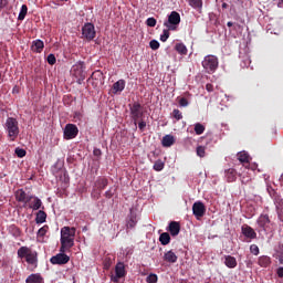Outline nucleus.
Returning <instances> with one entry per match:
<instances>
[{
	"mask_svg": "<svg viewBox=\"0 0 283 283\" xmlns=\"http://www.w3.org/2000/svg\"><path fill=\"white\" fill-rule=\"evenodd\" d=\"M8 6V0H0V10H3Z\"/></svg>",
	"mask_w": 283,
	"mask_h": 283,
	"instance_id": "nucleus-50",
	"label": "nucleus"
},
{
	"mask_svg": "<svg viewBox=\"0 0 283 283\" xmlns=\"http://www.w3.org/2000/svg\"><path fill=\"white\" fill-rule=\"evenodd\" d=\"M223 260L228 269H235V266H238V260L235 259V256L224 255Z\"/></svg>",
	"mask_w": 283,
	"mask_h": 283,
	"instance_id": "nucleus-19",
	"label": "nucleus"
},
{
	"mask_svg": "<svg viewBox=\"0 0 283 283\" xmlns=\"http://www.w3.org/2000/svg\"><path fill=\"white\" fill-rule=\"evenodd\" d=\"M206 90H207V92H213V84L208 83V84L206 85Z\"/></svg>",
	"mask_w": 283,
	"mask_h": 283,
	"instance_id": "nucleus-51",
	"label": "nucleus"
},
{
	"mask_svg": "<svg viewBox=\"0 0 283 283\" xmlns=\"http://www.w3.org/2000/svg\"><path fill=\"white\" fill-rule=\"evenodd\" d=\"M76 136H78V127L74 124H66L64 128L65 140H72V138H76Z\"/></svg>",
	"mask_w": 283,
	"mask_h": 283,
	"instance_id": "nucleus-11",
	"label": "nucleus"
},
{
	"mask_svg": "<svg viewBox=\"0 0 283 283\" xmlns=\"http://www.w3.org/2000/svg\"><path fill=\"white\" fill-rule=\"evenodd\" d=\"M153 169L155 171H163V169H165V163H163V160L158 159L155 161Z\"/></svg>",
	"mask_w": 283,
	"mask_h": 283,
	"instance_id": "nucleus-33",
	"label": "nucleus"
},
{
	"mask_svg": "<svg viewBox=\"0 0 283 283\" xmlns=\"http://www.w3.org/2000/svg\"><path fill=\"white\" fill-rule=\"evenodd\" d=\"M164 27L167 29H164L160 41L166 43L167 39L170 36L169 32L178 30V11H171L168 19L164 22Z\"/></svg>",
	"mask_w": 283,
	"mask_h": 283,
	"instance_id": "nucleus-2",
	"label": "nucleus"
},
{
	"mask_svg": "<svg viewBox=\"0 0 283 283\" xmlns=\"http://www.w3.org/2000/svg\"><path fill=\"white\" fill-rule=\"evenodd\" d=\"M176 143V137L172 135H166L161 139L163 147H171Z\"/></svg>",
	"mask_w": 283,
	"mask_h": 283,
	"instance_id": "nucleus-22",
	"label": "nucleus"
},
{
	"mask_svg": "<svg viewBox=\"0 0 283 283\" xmlns=\"http://www.w3.org/2000/svg\"><path fill=\"white\" fill-rule=\"evenodd\" d=\"M241 231L243 235L245 238H249L250 240H255V238H258V233L255 232V230H253V228L248 224H243Z\"/></svg>",
	"mask_w": 283,
	"mask_h": 283,
	"instance_id": "nucleus-15",
	"label": "nucleus"
},
{
	"mask_svg": "<svg viewBox=\"0 0 283 283\" xmlns=\"http://www.w3.org/2000/svg\"><path fill=\"white\" fill-rule=\"evenodd\" d=\"M276 275H277L279 277H283V268H279V269L276 270Z\"/></svg>",
	"mask_w": 283,
	"mask_h": 283,
	"instance_id": "nucleus-52",
	"label": "nucleus"
},
{
	"mask_svg": "<svg viewBox=\"0 0 283 283\" xmlns=\"http://www.w3.org/2000/svg\"><path fill=\"white\" fill-rule=\"evenodd\" d=\"M188 4L199 12L202 10V0H188Z\"/></svg>",
	"mask_w": 283,
	"mask_h": 283,
	"instance_id": "nucleus-30",
	"label": "nucleus"
},
{
	"mask_svg": "<svg viewBox=\"0 0 283 283\" xmlns=\"http://www.w3.org/2000/svg\"><path fill=\"white\" fill-rule=\"evenodd\" d=\"M6 129L8 132V136L10 140H15L17 136H19V122L14 117L7 118Z\"/></svg>",
	"mask_w": 283,
	"mask_h": 283,
	"instance_id": "nucleus-4",
	"label": "nucleus"
},
{
	"mask_svg": "<svg viewBox=\"0 0 283 283\" xmlns=\"http://www.w3.org/2000/svg\"><path fill=\"white\" fill-rule=\"evenodd\" d=\"M107 185H108V181L106 178H99L95 182V187H97V189L99 191H103V189H105V187H107Z\"/></svg>",
	"mask_w": 283,
	"mask_h": 283,
	"instance_id": "nucleus-31",
	"label": "nucleus"
},
{
	"mask_svg": "<svg viewBox=\"0 0 283 283\" xmlns=\"http://www.w3.org/2000/svg\"><path fill=\"white\" fill-rule=\"evenodd\" d=\"M156 23H157V21L155 18H148L146 20V25H148V28H156Z\"/></svg>",
	"mask_w": 283,
	"mask_h": 283,
	"instance_id": "nucleus-44",
	"label": "nucleus"
},
{
	"mask_svg": "<svg viewBox=\"0 0 283 283\" xmlns=\"http://www.w3.org/2000/svg\"><path fill=\"white\" fill-rule=\"evenodd\" d=\"M144 117H145V113H143V106L140 105V103L135 102L130 106V118L134 120L135 127L136 125H138L139 120H143Z\"/></svg>",
	"mask_w": 283,
	"mask_h": 283,
	"instance_id": "nucleus-6",
	"label": "nucleus"
},
{
	"mask_svg": "<svg viewBox=\"0 0 283 283\" xmlns=\"http://www.w3.org/2000/svg\"><path fill=\"white\" fill-rule=\"evenodd\" d=\"M221 8H222L223 10H227V8H229V4H228L227 2H223V3L221 4Z\"/></svg>",
	"mask_w": 283,
	"mask_h": 283,
	"instance_id": "nucleus-56",
	"label": "nucleus"
},
{
	"mask_svg": "<svg viewBox=\"0 0 283 283\" xmlns=\"http://www.w3.org/2000/svg\"><path fill=\"white\" fill-rule=\"evenodd\" d=\"M242 185H249L251 182V177L241 176Z\"/></svg>",
	"mask_w": 283,
	"mask_h": 283,
	"instance_id": "nucleus-49",
	"label": "nucleus"
},
{
	"mask_svg": "<svg viewBox=\"0 0 283 283\" xmlns=\"http://www.w3.org/2000/svg\"><path fill=\"white\" fill-rule=\"evenodd\" d=\"M27 283H43L41 274H31L25 280Z\"/></svg>",
	"mask_w": 283,
	"mask_h": 283,
	"instance_id": "nucleus-27",
	"label": "nucleus"
},
{
	"mask_svg": "<svg viewBox=\"0 0 283 283\" xmlns=\"http://www.w3.org/2000/svg\"><path fill=\"white\" fill-rule=\"evenodd\" d=\"M205 154H206L205 146H198L197 147V156H199V158H205Z\"/></svg>",
	"mask_w": 283,
	"mask_h": 283,
	"instance_id": "nucleus-41",
	"label": "nucleus"
},
{
	"mask_svg": "<svg viewBox=\"0 0 283 283\" xmlns=\"http://www.w3.org/2000/svg\"><path fill=\"white\" fill-rule=\"evenodd\" d=\"M273 200H274L279 220H281V222H283V199L280 195H277V192H274Z\"/></svg>",
	"mask_w": 283,
	"mask_h": 283,
	"instance_id": "nucleus-12",
	"label": "nucleus"
},
{
	"mask_svg": "<svg viewBox=\"0 0 283 283\" xmlns=\"http://www.w3.org/2000/svg\"><path fill=\"white\" fill-rule=\"evenodd\" d=\"M178 23H180V15H178Z\"/></svg>",
	"mask_w": 283,
	"mask_h": 283,
	"instance_id": "nucleus-63",
	"label": "nucleus"
},
{
	"mask_svg": "<svg viewBox=\"0 0 283 283\" xmlns=\"http://www.w3.org/2000/svg\"><path fill=\"white\" fill-rule=\"evenodd\" d=\"M127 275V272L125 271V263L118 262L115 266V275L111 276L112 282L118 283V280L120 277H125Z\"/></svg>",
	"mask_w": 283,
	"mask_h": 283,
	"instance_id": "nucleus-9",
	"label": "nucleus"
},
{
	"mask_svg": "<svg viewBox=\"0 0 283 283\" xmlns=\"http://www.w3.org/2000/svg\"><path fill=\"white\" fill-rule=\"evenodd\" d=\"M149 46L151 50H158L160 48V42H158V40H151Z\"/></svg>",
	"mask_w": 283,
	"mask_h": 283,
	"instance_id": "nucleus-43",
	"label": "nucleus"
},
{
	"mask_svg": "<svg viewBox=\"0 0 283 283\" xmlns=\"http://www.w3.org/2000/svg\"><path fill=\"white\" fill-rule=\"evenodd\" d=\"M192 213L197 220H200V218H205V213H207V207L202 201H196L192 205Z\"/></svg>",
	"mask_w": 283,
	"mask_h": 283,
	"instance_id": "nucleus-8",
	"label": "nucleus"
},
{
	"mask_svg": "<svg viewBox=\"0 0 283 283\" xmlns=\"http://www.w3.org/2000/svg\"><path fill=\"white\" fill-rule=\"evenodd\" d=\"M226 179L227 182H235V180H238V171L233 168H229L226 170Z\"/></svg>",
	"mask_w": 283,
	"mask_h": 283,
	"instance_id": "nucleus-20",
	"label": "nucleus"
},
{
	"mask_svg": "<svg viewBox=\"0 0 283 283\" xmlns=\"http://www.w3.org/2000/svg\"><path fill=\"white\" fill-rule=\"evenodd\" d=\"M256 224L262 229V231H269V224H271V219L269 214H260L256 220Z\"/></svg>",
	"mask_w": 283,
	"mask_h": 283,
	"instance_id": "nucleus-14",
	"label": "nucleus"
},
{
	"mask_svg": "<svg viewBox=\"0 0 283 283\" xmlns=\"http://www.w3.org/2000/svg\"><path fill=\"white\" fill-rule=\"evenodd\" d=\"M187 46L182 43H179L178 44V54H181V55H187Z\"/></svg>",
	"mask_w": 283,
	"mask_h": 283,
	"instance_id": "nucleus-37",
	"label": "nucleus"
},
{
	"mask_svg": "<svg viewBox=\"0 0 283 283\" xmlns=\"http://www.w3.org/2000/svg\"><path fill=\"white\" fill-rule=\"evenodd\" d=\"M18 258L23 260L25 258V262L31 264V266H36L39 262V253L36 251H32V249L28 247H21L18 250Z\"/></svg>",
	"mask_w": 283,
	"mask_h": 283,
	"instance_id": "nucleus-3",
	"label": "nucleus"
},
{
	"mask_svg": "<svg viewBox=\"0 0 283 283\" xmlns=\"http://www.w3.org/2000/svg\"><path fill=\"white\" fill-rule=\"evenodd\" d=\"M32 200L33 201L29 205V209H33V211H39V209L43 207V202L41 201V199H39V197H33Z\"/></svg>",
	"mask_w": 283,
	"mask_h": 283,
	"instance_id": "nucleus-23",
	"label": "nucleus"
},
{
	"mask_svg": "<svg viewBox=\"0 0 283 283\" xmlns=\"http://www.w3.org/2000/svg\"><path fill=\"white\" fill-rule=\"evenodd\" d=\"M182 119V113H178V120Z\"/></svg>",
	"mask_w": 283,
	"mask_h": 283,
	"instance_id": "nucleus-59",
	"label": "nucleus"
},
{
	"mask_svg": "<svg viewBox=\"0 0 283 283\" xmlns=\"http://www.w3.org/2000/svg\"><path fill=\"white\" fill-rule=\"evenodd\" d=\"M146 282H147V283H156V282H158V275H156V274H149V275L146 277Z\"/></svg>",
	"mask_w": 283,
	"mask_h": 283,
	"instance_id": "nucleus-39",
	"label": "nucleus"
},
{
	"mask_svg": "<svg viewBox=\"0 0 283 283\" xmlns=\"http://www.w3.org/2000/svg\"><path fill=\"white\" fill-rule=\"evenodd\" d=\"M138 125V128L142 130V132H145V127H147V122H145L143 118L138 120L137 123Z\"/></svg>",
	"mask_w": 283,
	"mask_h": 283,
	"instance_id": "nucleus-47",
	"label": "nucleus"
},
{
	"mask_svg": "<svg viewBox=\"0 0 283 283\" xmlns=\"http://www.w3.org/2000/svg\"><path fill=\"white\" fill-rule=\"evenodd\" d=\"M51 264H57L59 266H63V264H67L70 262V255L65 254V252H60L56 255H53L50 259Z\"/></svg>",
	"mask_w": 283,
	"mask_h": 283,
	"instance_id": "nucleus-10",
	"label": "nucleus"
},
{
	"mask_svg": "<svg viewBox=\"0 0 283 283\" xmlns=\"http://www.w3.org/2000/svg\"><path fill=\"white\" fill-rule=\"evenodd\" d=\"M82 36L86 41H94L96 39V29L92 23H85L82 28Z\"/></svg>",
	"mask_w": 283,
	"mask_h": 283,
	"instance_id": "nucleus-7",
	"label": "nucleus"
},
{
	"mask_svg": "<svg viewBox=\"0 0 283 283\" xmlns=\"http://www.w3.org/2000/svg\"><path fill=\"white\" fill-rule=\"evenodd\" d=\"M84 66L85 64L83 62L74 66V75L76 78H78V81H85V71L83 70Z\"/></svg>",
	"mask_w": 283,
	"mask_h": 283,
	"instance_id": "nucleus-16",
	"label": "nucleus"
},
{
	"mask_svg": "<svg viewBox=\"0 0 283 283\" xmlns=\"http://www.w3.org/2000/svg\"><path fill=\"white\" fill-rule=\"evenodd\" d=\"M175 50L178 52V44H175Z\"/></svg>",
	"mask_w": 283,
	"mask_h": 283,
	"instance_id": "nucleus-62",
	"label": "nucleus"
},
{
	"mask_svg": "<svg viewBox=\"0 0 283 283\" xmlns=\"http://www.w3.org/2000/svg\"><path fill=\"white\" fill-rule=\"evenodd\" d=\"M274 258H276V260H279L280 264H283V253L279 254V255H274Z\"/></svg>",
	"mask_w": 283,
	"mask_h": 283,
	"instance_id": "nucleus-53",
	"label": "nucleus"
},
{
	"mask_svg": "<svg viewBox=\"0 0 283 283\" xmlns=\"http://www.w3.org/2000/svg\"><path fill=\"white\" fill-rule=\"evenodd\" d=\"M164 260L165 262H168L169 264H174L177 262L178 256L176 255V253L174 251H168L164 254Z\"/></svg>",
	"mask_w": 283,
	"mask_h": 283,
	"instance_id": "nucleus-21",
	"label": "nucleus"
},
{
	"mask_svg": "<svg viewBox=\"0 0 283 283\" xmlns=\"http://www.w3.org/2000/svg\"><path fill=\"white\" fill-rule=\"evenodd\" d=\"M172 116L176 118V120H178V109H174Z\"/></svg>",
	"mask_w": 283,
	"mask_h": 283,
	"instance_id": "nucleus-55",
	"label": "nucleus"
},
{
	"mask_svg": "<svg viewBox=\"0 0 283 283\" xmlns=\"http://www.w3.org/2000/svg\"><path fill=\"white\" fill-rule=\"evenodd\" d=\"M14 154L18 156V158H25L28 151H25L23 148L17 147Z\"/></svg>",
	"mask_w": 283,
	"mask_h": 283,
	"instance_id": "nucleus-36",
	"label": "nucleus"
},
{
	"mask_svg": "<svg viewBox=\"0 0 283 283\" xmlns=\"http://www.w3.org/2000/svg\"><path fill=\"white\" fill-rule=\"evenodd\" d=\"M203 70L208 72V74H212L218 70V57L216 55H207L205 56L202 63H201Z\"/></svg>",
	"mask_w": 283,
	"mask_h": 283,
	"instance_id": "nucleus-5",
	"label": "nucleus"
},
{
	"mask_svg": "<svg viewBox=\"0 0 283 283\" xmlns=\"http://www.w3.org/2000/svg\"><path fill=\"white\" fill-rule=\"evenodd\" d=\"M96 200H98V198H101V192H98L96 196H95Z\"/></svg>",
	"mask_w": 283,
	"mask_h": 283,
	"instance_id": "nucleus-60",
	"label": "nucleus"
},
{
	"mask_svg": "<svg viewBox=\"0 0 283 283\" xmlns=\"http://www.w3.org/2000/svg\"><path fill=\"white\" fill-rule=\"evenodd\" d=\"M277 8H283V0H279Z\"/></svg>",
	"mask_w": 283,
	"mask_h": 283,
	"instance_id": "nucleus-57",
	"label": "nucleus"
},
{
	"mask_svg": "<svg viewBox=\"0 0 283 283\" xmlns=\"http://www.w3.org/2000/svg\"><path fill=\"white\" fill-rule=\"evenodd\" d=\"M104 269L106 270V271H108V269H111L112 268V258H109V256H106L105 259H104Z\"/></svg>",
	"mask_w": 283,
	"mask_h": 283,
	"instance_id": "nucleus-40",
	"label": "nucleus"
},
{
	"mask_svg": "<svg viewBox=\"0 0 283 283\" xmlns=\"http://www.w3.org/2000/svg\"><path fill=\"white\" fill-rule=\"evenodd\" d=\"M125 90V80H119L113 84V94H118Z\"/></svg>",
	"mask_w": 283,
	"mask_h": 283,
	"instance_id": "nucleus-24",
	"label": "nucleus"
},
{
	"mask_svg": "<svg viewBox=\"0 0 283 283\" xmlns=\"http://www.w3.org/2000/svg\"><path fill=\"white\" fill-rule=\"evenodd\" d=\"M238 160L240 163H249V160H250L249 154H247L244 151L238 153Z\"/></svg>",
	"mask_w": 283,
	"mask_h": 283,
	"instance_id": "nucleus-35",
	"label": "nucleus"
},
{
	"mask_svg": "<svg viewBox=\"0 0 283 283\" xmlns=\"http://www.w3.org/2000/svg\"><path fill=\"white\" fill-rule=\"evenodd\" d=\"M101 154V150H94V155Z\"/></svg>",
	"mask_w": 283,
	"mask_h": 283,
	"instance_id": "nucleus-61",
	"label": "nucleus"
},
{
	"mask_svg": "<svg viewBox=\"0 0 283 283\" xmlns=\"http://www.w3.org/2000/svg\"><path fill=\"white\" fill-rule=\"evenodd\" d=\"M46 61L49 65H55L56 64V56L52 53H50L46 57Z\"/></svg>",
	"mask_w": 283,
	"mask_h": 283,
	"instance_id": "nucleus-38",
	"label": "nucleus"
},
{
	"mask_svg": "<svg viewBox=\"0 0 283 283\" xmlns=\"http://www.w3.org/2000/svg\"><path fill=\"white\" fill-rule=\"evenodd\" d=\"M167 231H169L170 235L178 234V221H172L169 223Z\"/></svg>",
	"mask_w": 283,
	"mask_h": 283,
	"instance_id": "nucleus-29",
	"label": "nucleus"
},
{
	"mask_svg": "<svg viewBox=\"0 0 283 283\" xmlns=\"http://www.w3.org/2000/svg\"><path fill=\"white\" fill-rule=\"evenodd\" d=\"M45 220H48V213H45L43 210H39L35 217L36 224H43Z\"/></svg>",
	"mask_w": 283,
	"mask_h": 283,
	"instance_id": "nucleus-26",
	"label": "nucleus"
},
{
	"mask_svg": "<svg viewBox=\"0 0 283 283\" xmlns=\"http://www.w3.org/2000/svg\"><path fill=\"white\" fill-rule=\"evenodd\" d=\"M112 196H114V193H112V190H107V191L105 192V197H106V198H112Z\"/></svg>",
	"mask_w": 283,
	"mask_h": 283,
	"instance_id": "nucleus-54",
	"label": "nucleus"
},
{
	"mask_svg": "<svg viewBox=\"0 0 283 283\" xmlns=\"http://www.w3.org/2000/svg\"><path fill=\"white\" fill-rule=\"evenodd\" d=\"M283 254V244L279 243V245L275 248V254L274 255H282Z\"/></svg>",
	"mask_w": 283,
	"mask_h": 283,
	"instance_id": "nucleus-48",
	"label": "nucleus"
},
{
	"mask_svg": "<svg viewBox=\"0 0 283 283\" xmlns=\"http://www.w3.org/2000/svg\"><path fill=\"white\" fill-rule=\"evenodd\" d=\"M27 14H28V6L22 4L20 13L18 15V20L23 21V19H25Z\"/></svg>",
	"mask_w": 283,
	"mask_h": 283,
	"instance_id": "nucleus-32",
	"label": "nucleus"
},
{
	"mask_svg": "<svg viewBox=\"0 0 283 283\" xmlns=\"http://www.w3.org/2000/svg\"><path fill=\"white\" fill-rule=\"evenodd\" d=\"M43 48H45V43L42 40H34L31 45L32 52L35 54H41L43 52Z\"/></svg>",
	"mask_w": 283,
	"mask_h": 283,
	"instance_id": "nucleus-17",
	"label": "nucleus"
},
{
	"mask_svg": "<svg viewBox=\"0 0 283 283\" xmlns=\"http://www.w3.org/2000/svg\"><path fill=\"white\" fill-rule=\"evenodd\" d=\"M48 229H50L48 226H44V227L40 228L39 231H38V235L40 238H43L45 235V233H48Z\"/></svg>",
	"mask_w": 283,
	"mask_h": 283,
	"instance_id": "nucleus-46",
	"label": "nucleus"
},
{
	"mask_svg": "<svg viewBox=\"0 0 283 283\" xmlns=\"http://www.w3.org/2000/svg\"><path fill=\"white\" fill-rule=\"evenodd\" d=\"M227 25L228 28H233V22H228Z\"/></svg>",
	"mask_w": 283,
	"mask_h": 283,
	"instance_id": "nucleus-58",
	"label": "nucleus"
},
{
	"mask_svg": "<svg viewBox=\"0 0 283 283\" xmlns=\"http://www.w3.org/2000/svg\"><path fill=\"white\" fill-rule=\"evenodd\" d=\"M159 242H160V244H163V247H167V244H169V242H171V237L169 235L168 232H163L159 235Z\"/></svg>",
	"mask_w": 283,
	"mask_h": 283,
	"instance_id": "nucleus-28",
	"label": "nucleus"
},
{
	"mask_svg": "<svg viewBox=\"0 0 283 283\" xmlns=\"http://www.w3.org/2000/svg\"><path fill=\"white\" fill-rule=\"evenodd\" d=\"M258 264H259V266H262L263 269L271 266V256H266V255L260 256Z\"/></svg>",
	"mask_w": 283,
	"mask_h": 283,
	"instance_id": "nucleus-25",
	"label": "nucleus"
},
{
	"mask_svg": "<svg viewBox=\"0 0 283 283\" xmlns=\"http://www.w3.org/2000/svg\"><path fill=\"white\" fill-rule=\"evenodd\" d=\"M76 235V228L64 227L61 229L60 253H70L74 247V238Z\"/></svg>",
	"mask_w": 283,
	"mask_h": 283,
	"instance_id": "nucleus-1",
	"label": "nucleus"
},
{
	"mask_svg": "<svg viewBox=\"0 0 283 283\" xmlns=\"http://www.w3.org/2000/svg\"><path fill=\"white\" fill-rule=\"evenodd\" d=\"M250 253L253 255H260V248L256 244L250 245Z\"/></svg>",
	"mask_w": 283,
	"mask_h": 283,
	"instance_id": "nucleus-42",
	"label": "nucleus"
},
{
	"mask_svg": "<svg viewBox=\"0 0 283 283\" xmlns=\"http://www.w3.org/2000/svg\"><path fill=\"white\" fill-rule=\"evenodd\" d=\"M205 125L197 123L195 124V134H197V136H201V134H205Z\"/></svg>",
	"mask_w": 283,
	"mask_h": 283,
	"instance_id": "nucleus-34",
	"label": "nucleus"
},
{
	"mask_svg": "<svg viewBox=\"0 0 283 283\" xmlns=\"http://www.w3.org/2000/svg\"><path fill=\"white\" fill-rule=\"evenodd\" d=\"M32 198H34V196L25 193L23 189H18L15 191V200L18 202H23L24 205H28V202H30Z\"/></svg>",
	"mask_w": 283,
	"mask_h": 283,
	"instance_id": "nucleus-13",
	"label": "nucleus"
},
{
	"mask_svg": "<svg viewBox=\"0 0 283 283\" xmlns=\"http://www.w3.org/2000/svg\"><path fill=\"white\" fill-rule=\"evenodd\" d=\"M189 105V98L181 97L179 98V107H187Z\"/></svg>",
	"mask_w": 283,
	"mask_h": 283,
	"instance_id": "nucleus-45",
	"label": "nucleus"
},
{
	"mask_svg": "<svg viewBox=\"0 0 283 283\" xmlns=\"http://www.w3.org/2000/svg\"><path fill=\"white\" fill-rule=\"evenodd\" d=\"M17 233H19V228H15Z\"/></svg>",
	"mask_w": 283,
	"mask_h": 283,
	"instance_id": "nucleus-64",
	"label": "nucleus"
},
{
	"mask_svg": "<svg viewBox=\"0 0 283 283\" xmlns=\"http://www.w3.org/2000/svg\"><path fill=\"white\" fill-rule=\"evenodd\" d=\"M138 224V219L133 209H130V214L127 217V228L128 229H134Z\"/></svg>",
	"mask_w": 283,
	"mask_h": 283,
	"instance_id": "nucleus-18",
	"label": "nucleus"
}]
</instances>
